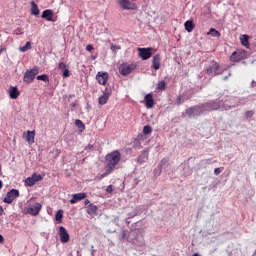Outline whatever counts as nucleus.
Here are the masks:
<instances>
[{
  "label": "nucleus",
  "instance_id": "nucleus-1",
  "mask_svg": "<svg viewBox=\"0 0 256 256\" xmlns=\"http://www.w3.org/2000/svg\"><path fill=\"white\" fill-rule=\"evenodd\" d=\"M119 239L120 241L131 243V245H134L135 249H138V251H143V248L145 247V230L139 228L132 231L121 230Z\"/></svg>",
  "mask_w": 256,
  "mask_h": 256
},
{
  "label": "nucleus",
  "instance_id": "nucleus-2",
  "mask_svg": "<svg viewBox=\"0 0 256 256\" xmlns=\"http://www.w3.org/2000/svg\"><path fill=\"white\" fill-rule=\"evenodd\" d=\"M217 109H221V105L217 101H209L204 104H199L196 106H192L185 110V115L189 119H193L195 117H199V115H203V113H207V111H217Z\"/></svg>",
  "mask_w": 256,
  "mask_h": 256
},
{
  "label": "nucleus",
  "instance_id": "nucleus-3",
  "mask_svg": "<svg viewBox=\"0 0 256 256\" xmlns=\"http://www.w3.org/2000/svg\"><path fill=\"white\" fill-rule=\"evenodd\" d=\"M119 161H121V152H119V150L108 153L106 155L107 170L101 175V179H103V177H107V175H111V173H113L115 170V167L119 165Z\"/></svg>",
  "mask_w": 256,
  "mask_h": 256
},
{
  "label": "nucleus",
  "instance_id": "nucleus-4",
  "mask_svg": "<svg viewBox=\"0 0 256 256\" xmlns=\"http://www.w3.org/2000/svg\"><path fill=\"white\" fill-rule=\"evenodd\" d=\"M219 103L220 107H223V109H235V107H239L241 105V102L239 101V98L237 97H229L226 98L224 103H221V101H217Z\"/></svg>",
  "mask_w": 256,
  "mask_h": 256
},
{
  "label": "nucleus",
  "instance_id": "nucleus-5",
  "mask_svg": "<svg viewBox=\"0 0 256 256\" xmlns=\"http://www.w3.org/2000/svg\"><path fill=\"white\" fill-rule=\"evenodd\" d=\"M206 71L208 75H210V77H215V75H221V73H223V71L221 70V66L215 61H212L210 63Z\"/></svg>",
  "mask_w": 256,
  "mask_h": 256
},
{
  "label": "nucleus",
  "instance_id": "nucleus-6",
  "mask_svg": "<svg viewBox=\"0 0 256 256\" xmlns=\"http://www.w3.org/2000/svg\"><path fill=\"white\" fill-rule=\"evenodd\" d=\"M39 75V68L34 67L31 70H27L24 74L23 81L24 83H33L35 76Z\"/></svg>",
  "mask_w": 256,
  "mask_h": 256
},
{
  "label": "nucleus",
  "instance_id": "nucleus-7",
  "mask_svg": "<svg viewBox=\"0 0 256 256\" xmlns=\"http://www.w3.org/2000/svg\"><path fill=\"white\" fill-rule=\"evenodd\" d=\"M17 197H19V190L12 189L8 191L6 197H4V203H8L9 205H11V203H13V201H15Z\"/></svg>",
  "mask_w": 256,
  "mask_h": 256
},
{
  "label": "nucleus",
  "instance_id": "nucleus-8",
  "mask_svg": "<svg viewBox=\"0 0 256 256\" xmlns=\"http://www.w3.org/2000/svg\"><path fill=\"white\" fill-rule=\"evenodd\" d=\"M138 52L142 61H147V59H151V55H153V48H138Z\"/></svg>",
  "mask_w": 256,
  "mask_h": 256
},
{
  "label": "nucleus",
  "instance_id": "nucleus-9",
  "mask_svg": "<svg viewBox=\"0 0 256 256\" xmlns=\"http://www.w3.org/2000/svg\"><path fill=\"white\" fill-rule=\"evenodd\" d=\"M118 4L124 10H133L136 7L133 0H119Z\"/></svg>",
  "mask_w": 256,
  "mask_h": 256
},
{
  "label": "nucleus",
  "instance_id": "nucleus-10",
  "mask_svg": "<svg viewBox=\"0 0 256 256\" xmlns=\"http://www.w3.org/2000/svg\"><path fill=\"white\" fill-rule=\"evenodd\" d=\"M119 71L122 75L127 76L131 72L135 71V64H122L119 67Z\"/></svg>",
  "mask_w": 256,
  "mask_h": 256
},
{
  "label": "nucleus",
  "instance_id": "nucleus-11",
  "mask_svg": "<svg viewBox=\"0 0 256 256\" xmlns=\"http://www.w3.org/2000/svg\"><path fill=\"white\" fill-rule=\"evenodd\" d=\"M59 235L61 243H69V233H67V229H65V227H59Z\"/></svg>",
  "mask_w": 256,
  "mask_h": 256
},
{
  "label": "nucleus",
  "instance_id": "nucleus-12",
  "mask_svg": "<svg viewBox=\"0 0 256 256\" xmlns=\"http://www.w3.org/2000/svg\"><path fill=\"white\" fill-rule=\"evenodd\" d=\"M144 101L147 109H153V107H155V100L153 99V94H146L144 97Z\"/></svg>",
  "mask_w": 256,
  "mask_h": 256
},
{
  "label": "nucleus",
  "instance_id": "nucleus-13",
  "mask_svg": "<svg viewBox=\"0 0 256 256\" xmlns=\"http://www.w3.org/2000/svg\"><path fill=\"white\" fill-rule=\"evenodd\" d=\"M96 79L100 85H106L107 79H109V74H107V72H98Z\"/></svg>",
  "mask_w": 256,
  "mask_h": 256
},
{
  "label": "nucleus",
  "instance_id": "nucleus-14",
  "mask_svg": "<svg viewBox=\"0 0 256 256\" xmlns=\"http://www.w3.org/2000/svg\"><path fill=\"white\" fill-rule=\"evenodd\" d=\"M152 67L155 71H159V69H161V55L156 54L153 56Z\"/></svg>",
  "mask_w": 256,
  "mask_h": 256
},
{
  "label": "nucleus",
  "instance_id": "nucleus-15",
  "mask_svg": "<svg viewBox=\"0 0 256 256\" xmlns=\"http://www.w3.org/2000/svg\"><path fill=\"white\" fill-rule=\"evenodd\" d=\"M149 160V150H144L141 155L137 158V163L139 165H143V163H147Z\"/></svg>",
  "mask_w": 256,
  "mask_h": 256
},
{
  "label": "nucleus",
  "instance_id": "nucleus-16",
  "mask_svg": "<svg viewBox=\"0 0 256 256\" xmlns=\"http://www.w3.org/2000/svg\"><path fill=\"white\" fill-rule=\"evenodd\" d=\"M87 197L86 193H77L72 195V199L70 200L71 205H75L77 201H82V199H85Z\"/></svg>",
  "mask_w": 256,
  "mask_h": 256
},
{
  "label": "nucleus",
  "instance_id": "nucleus-17",
  "mask_svg": "<svg viewBox=\"0 0 256 256\" xmlns=\"http://www.w3.org/2000/svg\"><path fill=\"white\" fill-rule=\"evenodd\" d=\"M40 211H41V204L36 203L35 205L28 208L27 213H29V215H39Z\"/></svg>",
  "mask_w": 256,
  "mask_h": 256
},
{
  "label": "nucleus",
  "instance_id": "nucleus-18",
  "mask_svg": "<svg viewBox=\"0 0 256 256\" xmlns=\"http://www.w3.org/2000/svg\"><path fill=\"white\" fill-rule=\"evenodd\" d=\"M109 101V90H105L104 94L98 98L99 105H105Z\"/></svg>",
  "mask_w": 256,
  "mask_h": 256
},
{
  "label": "nucleus",
  "instance_id": "nucleus-19",
  "mask_svg": "<svg viewBox=\"0 0 256 256\" xmlns=\"http://www.w3.org/2000/svg\"><path fill=\"white\" fill-rule=\"evenodd\" d=\"M241 59H243V52H241V51H235L230 56V60L233 62L241 61Z\"/></svg>",
  "mask_w": 256,
  "mask_h": 256
},
{
  "label": "nucleus",
  "instance_id": "nucleus-20",
  "mask_svg": "<svg viewBox=\"0 0 256 256\" xmlns=\"http://www.w3.org/2000/svg\"><path fill=\"white\" fill-rule=\"evenodd\" d=\"M41 17L46 19V21H53V10H44Z\"/></svg>",
  "mask_w": 256,
  "mask_h": 256
},
{
  "label": "nucleus",
  "instance_id": "nucleus-21",
  "mask_svg": "<svg viewBox=\"0 0 256 256\" xmlns=\"http://www.w3.org/2000/svg\"><path fill=\"white\" fill-rule=\"evenodd\" d=\"M9 96L10 99H17V97H19V90L17 89V87H10Z\"/></svg>",
  "mask_w": 256,
  "mask_h": 256
},
{
  "label": "nucleus",
  "instance_id": "nucleus-22",
  "mask_svg": "<svg viewBox=\"0 0 256 256\" xmlns=\"http://www.w3.org/2000/svg\"><path fill=\"white\" fill-rule=\"evenodd\" d=\"M26 140L29 143V145L35 143V131H28L26 134Z\"/></svg>",
  "mask_w": 256,
  "mask_h": 256
},
{
  "label": "nucleus",
  "instance_id": "nucleus-23",
  "mask_svg": "<svg viewBox=\"0 0 256 256\" xmlns=\"http://www.w3.org/2000/svg\"><path fill=\"white\" fill-rule=\"evenodd\" d=\"M184 27L188 33H191L195 29V25L191 20L186 21Z\"/></svg>",
  "mask_w": 256,
  "mask_h": 256
},
{
  "label": "nucleus",
  "instance_id": "nucleus-24",
  "mask_svg": "<svg viewBox=\"0 0 256 256\" xmlns=\"http://www.w3.org/2000/svg\"><path fill=\"white\" fill-rule=\"evenodd\" d=\"M88 215H96L97 214V206L94 204H89L87 206Z\"/></svg>",
  "mask_w": 256,
  "mask_h": 256
},
{
  "label": "nucleus",
  "instance_id": "nucleus-25",
  "mask_svg": "<svg viewBox=\"0 0 256 256\" xmlns=\"http://www.w3.org/2000/svg\"><path fill=\"white\" fill-rule=\"evenodd\" d=\"M39 6L35 4V1H31V15H39Z\"/></svg>",
  "mask_w": 256,
  "mask_h": 256
},
{
  "label": "nucleus",
  "instance_id": "nucleus-26",
  "mask_svg": "<svg viewBox=\"0 0 256 256\" xmlns=\"http://www.w3.org/2000/svg\"><path fill=\"white\" fill-rule=\"evenodd\" d=\"M240 41L244 47H247L249 45V36L248 35H242L240 38Z\"/></svg>",
  "mask_w": 256,
  "mask_h": 256
},
{
  "label": "nucleus",
  "instance_id": "nucleus-27",
  "mask_svg": "<svg viewBox=\"0 0 256 256\" xmlns=\"http://www.w3.org/2000/svg\"><path fill=\"white\" fill-rule=\"evenodd\" d=\"M25 183H26V185H28V187H33V185H35V183H37V182H35V178L33 176H31V177L26 178Z\"/></svg>",
  "mask_w": 256,
  "mask_h": 256
},
{
  "label": "nucleus",
  "instance_id": "nucleus-28",
  "mask_svg": "<svg viewBox=\"0 0 256 256\" xmlns=\"http://www.w3.org/2000/svg\"><path fill=\"white\" fill-rule=\"evenodd\" d=\"M207 35H211V37H221V33L214 28H211Z\"/></svg>",
  "mask_w": 256,
  "mask_h": 256
},
{
  "label": "nucleus",
  "instance_id": "nucleus-29",
  "mask_svg": "<svg viewBox=\"0 0 256 256\" xmlns=\"http://www.w3.org/2000/svg\"><path fill=\"white\" fill-rule=\"evenodd\" d=\"M36 79L38 81H44V83H49V76H47V74L38 75Z\"/></svg>",
  "mask_w": 256,
  "mask_h": 256
},
{
  "label": "nucleus",
  "instance_id": "nucleus-30",
  "mask_svg": "<svg viewBox=\"0 0 256 256\" xmlns=\"http://www.w3.org/2000/svg\"><path fill=\"white\" fill-rule=\"evenodd\" d=\"M167 159L166 158H163L161 161H160V163H159V165H158V168H159V171L158 170H156V173H157V171H158V175H161V169H163V165H167Z\"/></svg>",
  "mask_w": 256,
  "mask_h": 256
},
{
  "label": "nucleus",
  "instance_id": "nucleus-31",
  "mask_svg": "<svg viewBox=\"0 0 256 256\" xmlns=\"http://www.w3.org/2000/svg\"><path fill=\"white\" fill-rule=\"evenodd\" d=\"M19 49L22 53H26V51H29V49H31V42H26V44Z\"/></svg>",
  "mask_w": 256,
  "mask_h": 256
},
{
  "label": "nucleus",
  "instance_id": "nucleus-32",
  "mask_svg": "<svg viewBox=\"0 0 256 256\" xmlns=\"http://www.w3.org/2000/svg\"><path fill=\"white\" fill-rule=\"evenodd\" d=\"M62 219H63V210H58L55 215V220L61 223Z\"/></svg>",
  "mask_w": 256,
  "mask_h": 256
},
{
  "label": "nucleus",
  "instance_id": "nucleus-33",
  "mask_svg": "<svg viewBox=\"0 0 256 256\" xmlns=\"http://www.w3.org/2000/svg\"><path fill=\"white\" fill-rule=\"evenodd\" d=\"M152 131H153V128H151V126H149V125L144 126V129H143L144 135H150V133H152Z\"/></svg>",
  "mask_w": 256,
  "mask_h": 256
},
{
  "label": "nucleus",
  "instance_id": "nucleus-34",
  "mask_svg": "<svg viewBox=\"0 0 256 256\" xmlns=\"http://www.w3.org/2000/svg\"><path fill=\"white\" fill-rule=\"evenodd\" d=\"M75 125L78 129H85V124H83V121L81 120H76Z\"/></svg>",
  "mask_w": 256,
  "mask_h": 256
},
{
  "label": "nucleus",
  "instance_id": "nucleus-35",
  "mask_svg": "<svg viewBox=\"0 0 256 256\" xmlns=\"http://www.w3.org/2000/svg\"><path fill=\"white\" fill-rule=\"evenodd\" d=\"M32 178H34V181H35L36 183H38V181H42V180H43V176L40 175V174H33V175H32Z\"/></svg>",
  "mask_w": 256,
  "mask_h": 256
},
{
  "label": "nucleus",
  "instance_id": "nucleus-36",
  "mask_svg": "<svg viewBox=\"0 0 256 256\" xmlns=\"http://www.w3.org/2000/svg\"><path fill=\"white\" fill-rule=\"evenodd\" d=\"M165 87H167V83L165 81H160L158 83V89H161V91L165 90Z\"/></svg>",
  "mask_w": 256,
  "mask_h": 256
},
{
  "label": "nucleus",
  "instance_id": "nucleus-37",
  "mask_svg": "<svg viewBox=\"0 0 256 256\" xmlns=\"http://www.w3.org/2000/svg\"><path fill=\"white\" fill-rule=\"evenodd\" d=\"M185 102V98H183V96H178V98L176 99V105H182V103Z\"/></svg>",
  "mask_w": 256,
  "mask_h": 256
},
{
  "label": "nucleus",
  "instance_id": "nucleus-38",
  "mask_svg": "<svg viewBox=\"0 0 256 256\" xmlns=\"http://www.w3.org/2000/svg\"><path fill=\"white\" fill-rule=\"evenodd\" d=\"M58 69L65 70V69H67V65L64 62H60L58 64Z\"/></svg>",
  "mask_w": 256,
  "mask_h": 256
},
{
  "label": "nucleus",
  "instance_id": "nucleus-39",
  "mask_svg": "<svg viewBox=\"0 0 256 256\" xmlns=\"http://www.w3.org/2000/svg\"><path fill=\"white\" fill-rule=\"evenodd\" d=\"M69 75H71V73L69 72V69H67V68L64 69L62 76H63L64 78H67V77H69Z\"/></svg>",
  "mask_w": 256,
  "mask_h": 256
},
{
  "label": "nucleus",
  "instance_id": "nucleus-40",
  "mask_svg": "<svg viewBox=\"0 0 256 256\" xmlns=\"http://www.w3.org/2000/svg\"><path fill=\"white\" fill-rule=\"evenodd\" d=\"M253 114H254V112L251 111V110H249V111H247V112L245 113V117H247V118L249 119V118L253 117Z\"/></svg>",
  "mask_w": 256,
  "mask_h": 256
},
{
  "label": "nucleus",
  "instance_id": "nucleus-41",
  "mask_svg": "<svg viewBox=\"0 0 256 256\" xmlns=\"http://www.w3.org/2000/svg\"><path fill=\"white\" fill-rule=\"evenodd\" d=\"M220 174H221V168H215L214 175H220Z\"/></svg>",
  "mask_w": 256,
  "mask_h": 256
},
{
  "label": "nucleus",
  "instance_id": "nucleus-42",
  "mask_svg": "<svg viewBox=\"0 0 256 256\" xmlns=\"http://www.w3.org/2000/svg\"><path fill=\"white\" fill-rule=\"evenodd\" d=\"M106 191H107V193H113V186H112V185H109V186L106 188Z\"/></svg>",
  "mask_w": 256,
  "mask_h": 256
},
{
  "label": "nucleus",
  "instance_id": "nucleus-43",
  "mask_svg": "<svg viewBox=\"0 0 256 256\" xmlns=\"http://www.w3.org/2000/svg\"><path fill=\"white\" fill-rule=\"evenodd\" d=\"M86 51H93V45H91V44L87 45Z\"/></svg>",
  "mask_w": 256,
  "mask_h": 256
},
{
  "label": "nucleus",
  "instance_id": "nucleus-44",
  "mask_svg": "<svg viewBox=\"0 0 256 256\" xmlns=\"http://www.w3.org/2000/svg\"><path fill=\"white\" fill-rule=\"evenodd\" d=\"M136 215H137V213H134V214H132V215H129V217L126 218V223H129V221H127V219H131V218L135 217Z\"/></svg>",
  "mask_w": 256,
  "mask_h": 256
},
{
  "label": "nucleus",
  "instance_id": "nucleus-45",
  "mask_svg": "<svg viewBox=\"0 0 256 256\" xmlns=\"http://www.w3.org/2000/svg\"><path fill=\"white\" fill-rule=\"evenodd\" d=\"M116 49H119V47H118L117 45H113V44H112V45H111V50H112V51H115Z\"/></svg>",
  "mask_w": 256,
  "mask_h": 256
},
{
  "label": "nucleus",
  "instance_id": "nucleus-46",
  "mask_svg": "<svg viewBox=\"0 0 256 256\" xmlns=\"http://www.w3.org/2000/svg\"><path fill=\"white\" fill-rule=\"evenodd\" d=\"M4 210H3V206H0V216L3 215Z\"/></svg>",
  "mask_w": 256,
  "mask_h": 256
},
{
  "label": "nucleus",
  "instance_id": "nucleus-47",
  "mask_svg": "<svg viewBox=\"0 0 256 256\" xmlns=\"http://www.w3.org/2000/svg\"><path fill=\"white\" fill-rule=\"evenodd\" d=\"M89 203H90L89 199H86V200L84 201V204H85V205H89Z\"/></svg>",
  "mask_w": 256,
  "mask_h": 256
},
{
  "label": "nucleus",
  "instance_id": "nucleus-48",
  "mask_svg": "<svg viewBox=\"0 0 256 256\" xmlns=\"http://www.w3.org/2000/svg\"><path fill=\"white\" fill-rule=\"evenodd\" d=\"M3 241H4L3 235L0 234V243H3Z\"/></svg>",
  "mask_w": 256,
  "mask_h": 256
},
{
  "label": "nucleus",
  "instance_id": "nucleus-49",
  "mask_svg": "<svg viewBox=\"0 0 256 256\" xmlns=\"http://www.w3.org/2000/svg\"><path fill=\"white\" fill-rule=\"evenodd\" d=\"M134 183H135V185H139V180L138 179H134Z\"/></svg>",
  "mask_w": 256,
  "mask_h": 256
},
{
  "label": "nucleus",
  "instance_id": "nucleus-50",
  "mask_svg": "<svg viewBox=\"0 0 256 256\" xmlns=\"http://www.w3.org/2000/svg\"><path fill=\"white\" fill-rule=\"evenodd\" d=\"M107 233H116V230H107Z\"/></svg>",
  "mask_w": 256,
  "mask_h": 256
},
{
  "label": "nucleus",
  "instance_id": "nucleus-51",
  "mask_svg": "<svg viewBox=\"0 0 256 256\" xmlns=\"http://www.w3.org/2000/svg\"><path fill=\"white\" fill-rule=\"evenodd\" d=\"M86 149H93V145H88Z\"/></svg>",
  "mask_w": 256,
  "mask_h": 256
},
{
  "label": "nucleus",
  "instance_id": "nucleus-52",
  "mask_svg": "<svg viewBox=\"0 0 256 256\" xmlns=\"http://www.w3.org/2000/svg\"><path fill=\"white\" fill-rule=\"evenodd\" d=\"M3 188V181L0 180V189Z\"/></svg>",
  "mask_w": 256,
  "mask_h": 256
},
{
  "label": "nucleus",
  "instance_id": "nucleus-53",
  "mask_svg": "<svg viewBox=\"0 0 256 256\" xmlns=\"http://www.w3.org/2000/svg\"><path fill=\"white\" fill-rule=\"evenodd\" d=\"M227 79H229V76L224 77V81H227Z\"/></svg>",
  "mask_w": 256,
  "mask_h": 256
},
{
  "label": "nucleus",
  "instance_id": "nucleus-54",
  "mask_svg": "<svg viewBox=\"0 0 256 256\" xmlns=\"http://www.w3.org/2000/svg\"><path fill=\"white\" fill-rule=\"evenodd\" d=\"M192 256H200L199 253H194Z\"/></svg>",
  "mask_w": 256,
  "mask_h": 256
},
{
  "label": "nucleus",
  "instance_id": "nucleus-55",
  "mask_svg": "<svg viewBox=\"0 0 256 256\" xmlns=\"http://www.w3.org/2000/svg\"><path fill=\"white\" fill-rule=\"evenodd\" d=\"M3 51H5V49H3V48H2V49H0V53H3Z\"/></svg>",
  "mask_w": 256,
  "mask_h": 256
},
{
  "label": "nucleus",
  "instance_id": "nucleus-56",
  "mask_svg": "<svg viewBox=\"0 0 256 256\" xmlns=\"http://www.w3.org/2000/svg\"><path fill=\"white\" fill-rule=\"evenodd\" d=\"M3 51H5V49H3V48H2V49H0V53H3Z\"/></svg>",
  "mask_w": 256,
  "mask_h": 256
},
{
  "label": "nucleus",
  "instance_id": "nucleus-57",
  "mask_svg": "<svg viewBox=\"0 0 256 256\" xmlns=\"http://www.w3.org/2000/svg\"><path fill=\"white\" fill-rule=\"evenodd\" d=\"M87 109H89V106H87Z\"/></svg>",
  "mask_w": 256,
  "mask_h": 256
}]
</instances>
